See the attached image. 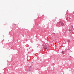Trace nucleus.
<instances>
[{
	"instance_id": "f257e3e1",
	"label": "nucleus",
	"mask_w": 74,
	"mask_h": 74,
	"mask_svg": "<svg viewBox=\"0 0 74 74\" xmlns=\"http://www.w3.org/2000/svg\"><path fill=\"white\" fill-rule=\"evenodd\" d=\"M59 25L61 26H62L64 25V23L62 21H60L59 23Z\"/></svg>"
},
{
	"instance_id": "f03ea898",
	"label": "nucleus",
	"mask_w": 74,
	"mask_h": 74,
	"mask_svg": "<svg viewBox=\"0 0 74 74\" xmlns=\"http://www.w3.org/2000/svg\"><path fill=\"white\" fill-rule=\"evenodd\" d=\"M70 50V49H68L67 50H66V53H69V51Z\"/></svg>"
},
{
	"instance_id": "7ed1b4c3",
	"label": "nucleus",
	"mask_w": 74,
	"mask_h": 74,
	"mask_svg": "<svg viewBox=\"0 0 74 74\" xmlns=\"http://www.w3.org/2000/svg\"><path fill=\"white\" fill-rule=\"evenodd\" d=\"M45 49H47V46H45Z\"/></svg>"
},
{
	"instance_id": "20e7f679",
	"label": "nucleus",
	"mask_w": 74,
	"mask_h": 74,
	"mask_svg": "<svg viewBox=\"0 0 74 74\" xmlns=\"http://www.w3.org/2000/svg\"><path fill=\"white\" fill-rule=\"evenodd\" d=\"M62 53H63V54H64V51H62Z\"/></svg>"
},
{
	"instance_id": "39448f33",
	"label": "nucleus",
	"mask_w": 74,
	"mask_h": 74,
	"mask_svg": "<svg viewBox=\"0 0 74 74\" xmlns=\"http://www.w3.org/2000/svg\"><path fill=\"white\" fill-rule=\"evenodd\" d=\"M68 42H70V40H68Z\"/></svg>"
},
{
	"instance_id": "423d86ee",
	"label": "nucleus",
	"mask_w": 74,
	"mask_h": 74,
	"mask_svg": "<svg viewBox=\"0 0 74 74\" xmlns=\"http://www.w3.org/2000/svg\"><path fill=\"white\" fill-rule=\"evenodd\" d=\"M31 71L30 69H28L27 71Z\"/></svg>"
},
{
	"instance_id": "0eeeda50",
	"label": "nucleus",
	"mask_w": 74,
	"mask_h": 74,
	"mask_svg": "<svg viewBox=\"0 0 74 74\" xmlns=\"http://www.w3.org/2000/svg\"><path fill=\"white\" fill-rule=\"evenodd\" d=\"M29 68H32V66H29Z\"/></svg>"
},
{
	"instance_id": "6e6552de",
	"label": "nucleus",
	"mask_w": 74,
	"mask_h": 74,
	"mask_svg": "<svg viewBox=\"0 0 74 74\" xmlns=\"http://www.w3.org/2000/svg\"><path fill=\"white\" fill-rule=\"evenodd\" d=\"M72 30V29H69V31H71Z\"/></svg>"
},
{
	"instance_id": "1a4fd4ad",
	"label": "nucleus",
	"mask_w": 74,
	"mask_h": 74,
	"mask_svg": "<svg viewBox=\"0 0 74 74\" xmlns=\"http://www.w3.org/2000/svg\"><path fill=\"white\" fill-rule=\"evenodd\" d=\"M9 65H10V64H9Z\"/></svg>"
},
{
	"instance_id": "9d476101",
	"label": "nucleus",
	"mask_w": 74,
	"mask_h": 74,
	"mask_svg": "<svg viewBox=\"0 0 74 74\" xmlns=\"http://www.w3.org/2000/svg\"><path fill=\"white\" fill-rule=\"evenodd\" d=\"M14 25H16V24H14Z\"/></svg>"
},
{
	"instance_id": "9b49d317",
	"label": "nucleus",
	"mask_w": 74,
	"mask_h": 74,
	"mask_svg": "<svg viewBox=\"0 0 74 74\" xmlns=\"http://www.w3.org/2000/svg\"><path fill=\"white\" fill-rule=\"evenodd\" d=\"M64 41H66V39H65V40H64Z\"/></svg>"
}]
</instances>
